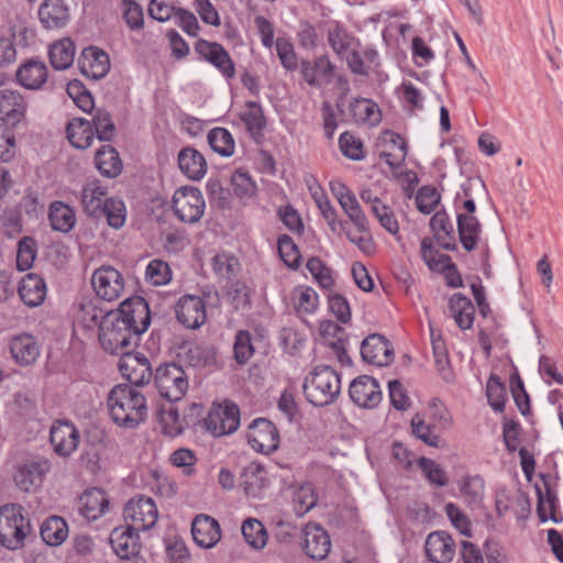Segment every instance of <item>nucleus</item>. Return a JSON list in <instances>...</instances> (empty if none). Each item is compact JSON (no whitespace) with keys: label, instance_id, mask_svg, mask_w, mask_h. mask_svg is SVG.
<instances>
[{"label":"nucleus","instance_id":"obj_62","mask_svg":"<svg viewBox=\"0 0 563 563\" xmlns=\"http://www.w3.org/2000/svg\"><path fill=\"white\" fill-rule=\"evenodd\" d=\"M327 298L330 312L341 323H347L351 320V307L347 299L333 291H330Z\"/></svg>","mask_w":563,"mask_h":563},{"label":"nucleus","instance_id":"obj_51","mask_svg":"<svg viewBox=\"0 0 563 563\" xmlns=\"http://www.w3.org/2000/svg\"><path fill=\"white\" fill-rule=\"evenodd\" d=\"M99 214H103L107 218L110 227L120 229L124 225L126 219L125 205L121 199L108 198Z\"/></svg>","mask_w":563,"mask_h":563},{"label":"nucleus","instance_id":"obj_14","mask_svg":"<svg viewBox=\"0 0 563 563\" xmlns=\"http://www.w3.org/2000/svg\"><path fill=\"white\" fill-rule=\"evenodd\" d=\"M364 362L379 367L388 366L394 361V349L389 340L379 333L366 336L361 344Z\"/></svg>","mask_w":563,"mask_h":563},{"label":"nucleus","instance_id":"obj_19","mask_svg":"<svg viewBox=\"0 0 563 563\" xmlns=\"http://www.w3.org/2000/svg\"><path fill=\"white\" fill-rule=\"evenodd\" d=\"M302 549L307 556L312 560H324L331 550L330 536L324 528L318 523H307L303 528Z\"/></svg>","mask_w":563,"mask_h":563},{"label":"nucleus","instance_id":"obj_13","mask_svg":"<svg viewBox=\"0 0 563 563\" xmlns=\"http://www.w3.org/2000/svg\"><path fill=\"white\" fill-rule=\"evenodd\" d=\"M119 369L122 376L129 380L130 385L135 388L150 383L153 376L152 367L146 356L141 353L133 354L130 351L121 354Z\"/></svg>","mask_w":563,"mask_h":563},{"label":"nucleus","instance_id":"obj_37","mask_svg":"<svg viewBox=\"0 0 563 563\" xmlns=\"http://www.w3.org/2000/svg\"><path fill=\"white\" fill-rule=\"evenodd\" d=\"M95 164L99 173L108 178H114L122 172L119 153L111 145H102L97 151Z\"/></svg>","mask_w":563,"mask_h":563},{"label":"nucleus","instance_id":"obj_52","mask_svg":"<svg viewBox=\"0 0 563 563\" xmlns=\"http://www.w3.org/2000/svg\"><path fill=\"white\" fill-rule=\"evenodd\" d=\"M211 148L221 156L229 157L234 152V141L227 129L214 128L208 133Z\"/></svg>","mask_w":563,"mask_h":563},{"label":"nucleus","instance_id":"obj_61","mask_svg":"<svg viewBox=\"0 0 563 563\" xmlns=\"http://www.w3.org/2000/svg\"><path fill=\"white\" fill-rule=\"evenodd\" d=\"M145 277L154 286L166 285L172 278V272L167 263L153 260L146 267Z\"/></svg>","mask_w":563,"mask_h":563},{"label":"nucleus","instance_id":"obj_49","mask_svg":"<svg viewBox=\"0 0 563 563\" xmlns=\"http://www.w3.org/2000/svg\"><path fill=\"white\" fill-rule=\"evenodd\" d=\"M350 111L355 122L374 124L379 121V110L368 99H354L350 104Z\"/></svg>","mask_w":563,"mask_h":563},{"label":"nucleus","instance_id":"obj_47","mask_svg":"<svg viewBox=\"0 0 563 563\" xmlns=\"http://www.w3.org/2000/svg\"><path fill=\"white\" fill-rule=\"evenodd\" d=\"M486 396L489 406L496 412L505 410L507 390L497 374H490L486 383Z\"/></svg>","mask_w":563,"mask_h":563},{"label":"nucleus","instance_id":"obj_5","mask_svg":"<svg viewBox=\"0 0 563 563\" xmlns=\"http://www.w3.org/2000/svg\"><path fill=\"white\" fill-rule=\"evenodd\" d=\"M32 532V525L23 506L7 504L0 507V544L9 550L24 545L25 538Z\"/></svg>","mask_w":563,"mask_h":563},{"label":"nucleus","instance_id":"obj_12","mask_svg":"<svg viewBox=\"0 0 563 563\" xmlns=\"http://www.w3.org/2000/svg\"><path fill=\"white\" fill-rule=\"evenodd\" d=\"M250 445L260 453L269 454L278 449L279 433L273 422L265 418L255 419L247 431Z\"/></svg>","mask_w":563,"mask_h":563},{"label":"nucleus","instance_id":"obj_27","mask_svg":"<svg viewBox=\"0 0 563 563\" xmlns=\"http://www.w3.org/2000/svg\"><path fill=\"white\" fill-rule=\"evenodd\" d=\"M10 353L14 362L21 366L33 364L40 356V345L35 336L21 333L13 336L9 343Z\"/></svg>","mask_w":563,"mask_h":563},{"label":"nucleus","instance_id":"obj_2","mask_svg":"<svg viewBox=\"0 0 563 563\" xmlns=\"http://www.w3.org/2000/svg\"><path fill=\"white\" fill-rule=\"evenodd\" d=\"M463 209L464 213L457 216V228L463 246H475L478 243H504V232L498 223L495 225V238L494 239H481L479 238V222L474 217L476 211L475 202L478 203L487 202L488 191L485 183L476 177L468 178L463 188Z\"/></svg>","mask_w":563,"mask_h":563},{"label":"nucleus","instance_id":"obj_44","mask_svg":"<svg viewBox=\"0 0 563 563\" xmlns=\"http://www.w3.org/2000/svg\"><path fill=\"white\" fill-rule=\"evenodd\" d=\"M245 542L254 550H262L268 541V533L262 521L255 518H247L241 527Z\"/></svg>","mask_w":563,"mask_h":563},{"label":"nucleus","instance_id":"obj_6","mask_svg":"<svg viewBox=\"0 0 563 563\" xmlns=\"http://www.w3.org/2000/svg\"><path fill=\"white\" fill-rule=\"evenodd\" d=\"M155 386L169 402L181 400L188 390V377L181 366L169 363L159 365L154 375Z\"/></svg>","mask_w":563,"mask_h":563},{"label":"nucleus","instance_id":"obj_40","mask_svg":"<svg viewBox=\"0 0 563 563\" xmlns=\"http://www.w3.org/2000/svg\"><path fill=\"white\" fill-rule=\"evenodd\" d=\"M51 65L57 70H64L70 67L75 58V44L65 37L53 43L48 51Z\"/></svg>","mask_w":563,"mask_h":563},{"label":"nucleus","instance_id":"obj_63","mask_svg":"<svg viewBox=\"0 0 563 563\" xmlns=\"http://www.w3.org/2000/svg\"><path fill=\"white\" fill-rule=\"evenodd\" d=\"M510 391L521 415H528L530 412L529 395L526 391L523 382L517 372L510 376Z\"/></svg>","mask_w":563,"mask_h":563},{"label":"nucleus","instance_id":"obj_29","mask_svg":"<svg viewBox=\"0 0 563 563\" xmlns=\"http://www.w3.org/2000/svg\"><path fill=\"white\" fill-rule=\"evenodd\" d=\"M69 9L64 0H44L38 8V19L46 30H59L69 21Z\"/></svg>","mask_w":563,"mask_h":563},{"label":"nucleus","instance_id":"obj_22","mask_svg":"<svg viewBox=\"0 0 563 563\" xmlns=\"http://www.w3.org/2000/svg\"><path fill=\"white\" fill-rule=\"evenodd\" d=\"M362 201L369 206L371 212L380 225L390 234L396 235L399 223L391 208L371 188H364L360 192Z\"/></svg>","mask_w":563,"mask_h":563},{"label":"nucleus","instance_id":"obj_58","mask_svg":"<svg viewBox=\"0 0 563 563\" xmlns=\"http://www.w3.org/2000/svg\"><path fill=\"white\" fill-rule=\"evenodd\" d=\"M234 360L238 364L244 365L254 354L252 338L249 331H238L233 345Z\"/></svg>","mask_w":563,"mask_h":563},{"label":"nucleus","instance_id":"obj_64","mask_svg":"<svg viewBox=\"0 0 563 563\" xmlns=\"http://www.w3.org/2000/svg\"><path fill=\"white\" fill-rule=\"evenodd\" d=\"M188 358L192 366H210L217 362L214 347L207 345H195L188 350Z\"/></svg>","mask_w":563,"mask_h":563},{"label":"nucleus","instance_id":"obj_10","mask_svg":"<svg viewBox=\"0 0 563 563\" xmlns=\"http://www.w3.org/2000/svg\"><path fill=\"white\" fill-rule=\"evenodd\" d=\"M49 471L51 463L44 457L26 460L16 465L13 481L25 493L36 492Z\"/></svg>","mask_w":563,"mask_h":563},{"label":"nucleus","instance_id":"obj_39","mask_svg":"<svg viewBox=\"0 0 563 563\" xmlns=\"http://www.w3.org/2000/svg\"><path fill=\"white\" fill-rule=\"evenodd\" d=\"M66 132L70 144L76 148H88L93 141L92 125L86 119L76 118L71 120L67 124Z\"/></svg>","mask_w":563,"mask_h":563},{"label":"nucleus","instance_id":"obj_50","mask_svg":"<svg viewBox=\"0 0 563 563\" xmlns=\"http://www.w3.org/2000/svg\"><path fill=\"white\" fill-rule=\"evenodd\" d=\"M247 131L253 136H258L266 126V119L262 107L255 101L246 103V110L241 115Z\"/></svg>","mask_w":563,"mask_h":563},{"label":"nucleus","instance_id":"obj_21","mask_svg":"<svg viewBox=\"0 0 563 563\" xmlns=\"http://www.w3.org/2000/svg\"><path fill=\"white\" fill-rule=\"evenodd\" d=\"M109 542L121 560L136 558L142 548L139 531L129 526L114 528L110 533Z\"/></svg>","mask_w":563,"mask_h":563},{"label":"nucleus","instance_id":"obj_48","mask_svg":"<svg viewBox=\"0 0 563 563\" xmlns=\"http://www.w3.org/2000/svg\"><path fill=\"white\" fill-rule=\"evenodd\" d=\"M317 501L318 497L311 484L301 485L292 494V507L298 517L305 516Z\"/></svg>","mask_w":563,"mask_h":563},{"label":"nucleus","instance_id":"obj_11","mask_svg":"<svg viewBox=\"0 0 563 563\" xmlns=\"http://www.w3.org/2000/svg\"><path fill=\"white\" fill-rule=\"evenodd\" d=\"M91 285L96 295L104 301L117 300L124 289L122 274L110 265H102L93 272Z\"/></svg>","mask_w":563,"mask_h":563},{"label":"nucleus","instance_id":"obj_23","mask_svg":"<svg viewBox=\"0 0 563 563\" xmlns=\"http://www.w3.org/2000/svg\"><path fill=\"white\" fill-rule=\"evenodd\" d=\"M424 551L432 563H450L455 555V542L449 533L434 531L427 537Z\"/></svg>","mask_w":563,"mask_h":563},{"label":"nucleus","instance_id":"obj_17","mask_svg":"<svg viewBox=\"0 0 563 563\" xmlns=\"http://www.w3.org/2000/svg\"><path fill=\"white\" fill-rule=\"evenodd\" d=\"M179 323L187 329H198L207 320V308L205 300L199 296H183L175 308Z\"/></svg>","mask_w":563,"mask_h":563},{"label":"nucleus","instance_id":"obj_7","mask_svg":"<svg viewBox=\"0 0 563 563\" xmlns=\"http://www.w3.org/2000/svg\"><path fill=\"white\" fill-rule=\"evenodd\" d=\"M240 426V408L236 404L225 400L213 404L203 419L205 429L216 438L234 433Z\"/></svg>","mask_w":563,"mask_h":563},{"label":"nucleus","instance_id":"obj_18","mask_svg":"<svg viewBox=\"0 0 563 563\" xmlns=\"http://www.w3.org/2000/svg\"><path fill=\"white\" fill-rule=\"evenodd\" d=\"M27 103L21 92L12 89L0 90V120L9 128L24 122Z\"/></svg>","mask_w":563,"mask_h":563},{"label":"nucleus","instance_id":"obj_25","mask_svg":"<svg viewBox=\"0 0 563 563\" xmlns=\"http://www.w3.org/2000/svg\"><path fill=\"white\" fill-rule=\"evenodd\" d=\"M191 534L197 545L203 549H212L221 539L220 525L208 515H198L192 520Z\"/></svg>","mask_w":563,"mask_h":563},{"label":"nucleus","instance_id":"obj_1","mask_svg":"<svg viewBox=\"0 0 563 563\" xmlns=\"http://www.w3.org/2000/svg\"><path fill=\"white\" fill-rule=\"evenodd\" d=\"M92 323H99V341L102 349L110 354H123L137 346L141 334L130 327L114 310L102 314L95 306L82 307Z\"/></svg>","mask_w":563,"mask_h":563},{"label":"nucleus","instance_id":"obj_38","mask_svg":"<svg viewBox=\"0 0 563 563\" xmlns=\"http://www.w3.org/2000/svg\"><path fill=\"white\" fill-rule=\"evenodd\" d=\"M107 188L99 180L86 184L81 191V205L89 216H98L106 201Z\"/></svg>","mask_w":563,"mask_h":563},{"label":"nucleus","instance_id":"obj_46","mask_svg":"<svg viewBox=\"0 0 563 563\" xmlns=\"http://www.w3.org/2000/svg\"><path fill=\"white\" fill-rule=\"evenodd\" d=\"M211 265L214 274L224 279H231L236 276L241 269L239 258L225 251L218 252L213 255Z\"/></svg>","mask_w":563,"mask_h":563},{"label":"nucleus","instance_id":"obj_32","mask_svg":"<svg viewBox=\"0 0 563 563\" xmlns=\"http://www.w3.org/2000/svg\"><path fill=\"white\" fill-rule=\"evenodd\" d=\"M48 70L43 62L29 59L16 71L19 84L26 89L37 90L47 81Z\"/></svg>","mask_w":563,"mask_h":563},{"label":"nucleus","instance_id":"obj_54","mask_svg":"<svg viewBox=\"0 0 563 563\" xmlns=\"http://www.w3.org/2000/svg\"><path fill=\"white\" fill-rule=\"evenodd\" d=\"M158 417L165 434L175 437L183 432L184 427L178 409L174 406V402H169L167 407H162Z\"/></svg>","mask_w":563,"mask_h":563},{"label":"nucleus","instance_id":"obj_20","mask_svg":"<svg viewBox=\"0 0 563 563\" xmlns=\"http://www.w3.org/2000/svg\"><path fill=\"white\" fill-rule=\"evenodd\" d=\"M49 441L54 451L58 455L66 457L78 448L80 434L73 422L56 421L51 427Z\"/></svg>","mask_w":563,"mask_h":563},{"label":"nucleus","instance_id":"obj_33","mask_svg":"<svg viewBox=\"0 0 563 563\" xmlns=\"http://www.w3.org/2000/svg\"><path fill=\"white\" fill-rule=\"evenodd\" d=\"M18 292L26 306L37 307L45 300L46 284L38 275L27 274L21 279Z\"/></svg>","mask_w":563,"mask_h":563},{"label":"nucleus","instance_id":"obj_41","mask_svg":"<svg viewBox=\"0 0 563 563\" xmlns=\"http://www.w3.org/2000/svg\"><path fill=\"white\" fill-rule=\"evenodd\" d=\"M40 533L46 544L57 547L66 540L68 526L62 517L51 516L42 523Z\"/></svg>","mask_w":563,"mask_h":563},{"label":"nucleus","instance_id":"obj_16","mask_svg":"<svg viewBox=\"0 0 563 563\" xmlns=\"http://www.w3.org/2000/svg\"><path fill=\"white\" fill-rule=\"evenodd\" d=\"M124 318V321L139 330L142 335L151 324V311L147 301L140 296H133L125 299L118 309L114 310Z\"/></svg>","mask_w":563,"mask_h":563},{"label":"nucleus","instance_id":"obj_28","mask_svg":"<svg viewBox=\"0 0 563 563\" xmlns=\"http://www.w3.org/2000/svg\"><path fill=\"white\" fill-rule=\"evenodd\" d=\"M269 485L267 472L257 463L249 464L241 475V486L250 498L262 499Z\"/></svg>","mask_w":563,"mask_h":563},{"label":"nucleus","instance_id":"obj_60","mask_svg":"<svg viewBox=\"0 0 563 563\" xmlns=\"http://www.w3.org/2000/svg\"><path fill=\"white\" fill-rule=\"evenodd\" d=\"M461 493L471 505H477L484 496V481L481 476H466L461 485Z\"/></svg>","mask_w":563,"mask_h":563},{"label":"nucleus","instance_id":"obj_24","mask_svg":"<svg viewBox=\"0 0 563 563\" xmlns=\"http://www.w3.org/2000/svg\"><path fill=\"white\" fill-rule=\"evenodd\" d=\"M334 65L325 55L317 57L313 62L302 60L300 73L303 80L311 87H322L330 84L334 76Z\"/></svg>","mask_w":563,"mask_h":563},{"label":"nucleus","instance_id":"obj_45","mask_svg":"<svg viewBox=\"0 0 563 563\" xmlns=\"http://www.w3.org/2000/svg\"><path fill=\"white\" fill-rule=\"evenodd\" d=\"M431 343L434 356V362L439 374L446 383L454 380V374L451 368V363L446 350V345L441 335L435 336L431 330Z\"/></svg>","mask_w":563,"mask_h":563},{"label":"nucleus","instance_id":"obj_59","mask_svg":"<svg viewBox=\"0 0 563 563\" xmlns=\"http://www.w3.org/2000/svg\"><path fill=\"white\" fill-rule=\"evenodd\" d=\"M418 466L431 484L438 487H443L448 484L446 473L433 460L422 456L418 460Z\"/></svg>","mask_w":563,"mask_h":563},{"label":"nucleus","instance_id":"obj_15","mask_svg":"<svg viewBox=\"0 0 563 563\" xmlns=\"http://www.w3.org/2000/svg\"><path fill=\"white\" fill-rule=\"evenodd\" d=\"M349 395L355 405L367 409L377 407L383 398L378 382L368 375L353 379L350 384Z\"/></svg>","mask_w":563,"mask_h":563},{"label":"nucleus","instance_id":"obj_31","mask_svg":"<svg viewBox=\"0 0 563 563\" xmlns=\"http://www.w3.org/2000/svg\"><path fill=\"white\" fill-rule=\"evenodd\" d=\"M80 514L89 521L99 519L109 508V500L106 492L101 488L92 487L79 498Z\"/></svg>","mask_w":563,"mask_h":563},{"label":"nucleus","instance_id":"obj_34","mask_svg":"<svg viewBox=\"0 0 563 563\" xmlns=\"http://www.w3.org/2000/svg\"><path fill=\"white\" fill-rule=\"evenodd\" d=\"M451 317L462 330L471 329L474 322L475 308L471 299L462 294H454L449 299Z\"/></svg>","mask_w":563,"mask_h":563},{"label":"nucleus","instance_id":"obj_26","mask_svg":"<svg viewBox=\"0 0 563 563\" xmlns=\"http://www.w3.org/2000/svg\"><path fill=\"white\" fill-rule=\"evenodd\" d=\"M80 71L84 76L98 80L110 70L108 54L97 47L85 48L78 59Z\"/></svg>","mask_w":563,"mask_h":563},{"label":"nucleus","instance_id":"obj_4","mask_svg":"<svg viewBox=\"0 0 563 563\" xmlns=\"http://www.w3.org/2000/svg\"><path fill=\"white\" fill-rule=\"evenodd\" d=\"M302 388L311 405L324 407L334 402L339 397L341 378L332 367L319 365L305 378Z\"/></svg>","mask_w":563,"mask_h":563},{"label":"nucleus","instance_id":"obj_53","mask_svg":"<svg viewBox=\"0 0 563 563\" xmlns=\"http://www.w3.org/2000/svg\"><path fill=\"white\" fill-rule=\"evenodd\" d=\"M95 133L100 141L109 142L115 136V125L111 114L103 110L97 109L92 115V124Z\"/></svg>","mask_w":563,"mask_h":563},{"label":"nucleus","instance_id":"obj_3","mask_svg":"<svg viewBox=\"0 0 563 563\" xmlns=\"http://www.w3.org/2000/svg\"><path fill=\"white\" fill-rule=\"evenodd\" d=\"M107 401L110 416L119 427L134 429L146 419V399L131 385L114 386L109 393Z\"/></svg>","mask_w":563,"mask_h":563},{"label":"nucleus","instance_id":"obj_57","mask_svg":"<svg viewBox=\"0 0 563 563\" xmlns=\"http://www.w3.org/2000/svg\"><path fill=\"white\" fill-rule=\"evenodd\" d=\"M412 433L432 448H439L441 439L434 433V424L426 423L421 416L416 415L411 420Z\"/></svg>","mask_w":563,"mask_h":563},{"label":"nucleus","instance_id":"obj_8","mask_svg":"<svg viewBox=\"0 0 563 563\" xmlns=\"http://www.w3.org/2000/svg\"><path fill=\"white\" fill-rule=\"evenodd\" d=\"M123 517L126 526L145 531L155 526L158 510L151 497L135 496L125 504Z\"/></svg>","mask_w":563,"mask_h":563},{"label":"nucleus","instance_id":"obj_30","mask_svg":"<svg viewBox=\"0 0 563 563\" xmlns=\"http://www.w3.org/2000/svg\"><path fill=\"white\" fill-rule=\"evenodd\" d=\"M197 53L219 68L227 77L234 76V66L228 52L216 42L199 40L195 46Z\"/></svg>","mask_w":563,"mask_h":563},{"label":"nucleus","instance_id":"obj_55","mask_svg":"<svg viewBox=\"0 0 563 563\" xmlns=\"http://www.w3.org/2000/svg\"><path fill=\"white\" fill-rule=\"evenodd\" d=\"M294 305L299 313L310 314L318 308V294L311 287H297L294 291Z\"/></svg>","mask_w":563,"mask_h":563},{"label":"nucleus","instance_id":"obj_9","mask_svg":"<svg viewBox=\"0 0 563 563\" xmlns=\"http://www.w3.org/2000/svg\"><path fill=\"white\" fill-rule=\"evenodd\" d=\"M205 199L199 189L190 186L181 187L174 192L173 209L183 222L195 223L205 212Z\"/></svg>","mask_w":563,"mask_h":563},{"label":"nucleus","instance_id":"obj_36","mask_svg":"<svg viewBox=\"0 0 563 563\" xmlns=\"http://www.w3.org/2000/svg\"><path fill=\"white\" fill-rule=\"evenodd\" d=\"M340 205L349 218L353 221L354 225L364 234L358 239H351V242L355 244L366 242L369 238L367 228L368 222L355 196L353 194H345V196L340 197Z\"/></svg>","mask_w":563,"mask_h":563},{"label":"nucleus","instance_id":"obj_43","mask_svg":"<svg viewBox=\"0 0 563 563\" xmlns=\"http://www.w3.org/2000/svg\"><path fill=\"white\" fill-rule=\"evenodd\" d=\"M48 219L52 228L60 232H69L76 223L75 211L60 201L51 205Z\"/></svg>","mask_w":563,"mask_h":563},{"label":"nucleus","instance_id":"obj_42","mask_svg":"<svg viewBox=\"0 0 563 563\" xmlns=\"http://www.w3.org/2000/svg\"><path fill=\"white\" fill-rule=\"evenodd\" d=\"M544 494L540 487H537L538 504L537 512L541 522H545L549 519L558 523L562 520L556 516V503L558 497L551 486L544 482Z\"/></svg>","mask_w":563,"mask_h":563},{"label":"nucleus","instance_id":"obj_35","mask_svg":"<svg viewBox=\"0 0 563 563\" xmlns=\"http://www.w3.org/2000/svg\"><path fill=\"white\" fill-rule=\"evenodd\" d=\"M178 165L181 172L194 180L202 178L207 172L205 157L192 147H186L179 152Z\"/></svg>","mask_w":563,"mask_h":563},{"label":"nucleus","instance_id":"obj_56","mask_svg":"<svg viewBox=\"0 0 563 563\" xmlns=\"http://www.w3.org/2000/svg\"><path fill=\"white\" fill-rule=\"evenodd\" d=\"M328 43L338 55H343L352 49L355 38L345 29L335 25L328 32Z\"/></svg>","mask_w":563,"mask_h":563}]
</instances>
